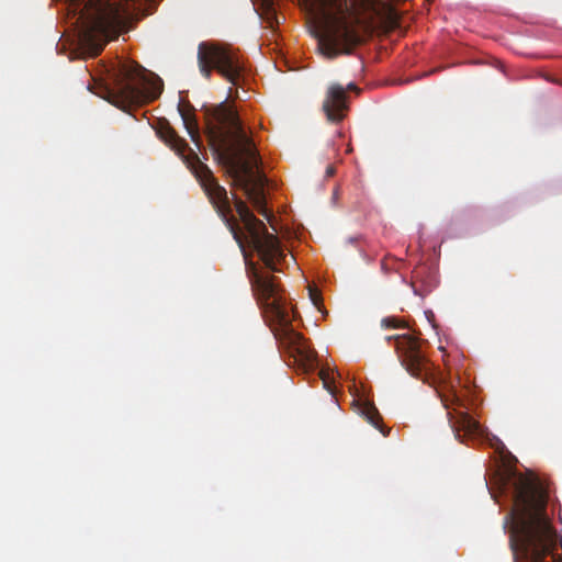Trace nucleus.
<instances>
[{
    "instance_id": "obj_7",
    "label": "nucleus",
    "mask_w": 562,
    "mask_h": 562,
    "mask_svg": "<svg viewBox=\"0 0 562 562\" xmlns=\"http://www.w3.org/2000/svg\"><path fill=\"white\" fill-rule=\"evenodd\" d=\"M198 61L200 71L205 78L210 79L212 71L215 70L234 86L239 85L244 64L233 48L215 43H201L198 49Z\"/></svg>"
},
{
    "instance_id": "obj_16",
    "label": "nucleus",
    "mask_w": 562,
    "mask_h": 562,
    "mask_svg": "<svg viewBox=\"0 0 562 562\" xmlns=\"http://www.w3.org/2000/svg\"><path fill=\"white\" fill-rule=\"evenodd\" d=\"M381 326L386 329L402 328V327H405V324L403 321L398 319L397 317L389 316L381 321Z\"/></svg>"
},
{
    "instance_id": "obj_1",
    "label": "nucleus",
    "mask_w": 562,
    "mask_h": 562,
    "mask_svg": "<svg viewBox=\"0 0 562 562\" xmlns=\"http://www.w3.org/2000/svg\"><path fill=\"white\" fill-rule=\"evenodd\" d=\"M156 133L167 146L183 159L194 173L210 202L238 244L243 251L254 296L280 347L286 350L304 369H313L316 364V352L305 338L293 329L294 313L286 302L284 290L278 283L276 277L263 273L258 269L251 260V255L246 250V247H249L257 252L268 269L279 271L277 266L286 256L281 241L276 235L268 232L265 223L251 213L241 199L235 198V209L244 224L246 231L244 233L233 215L226 189L217 182L212 170L200 160L199 156L167 121L159 122Z\"/></svg>"
},
{
    "instance_id": "obj_17",
    "label": "nucleus",
    "mask_w": 562,
    "mask_h": 562,
    "mask_svg": "<svg viewBox=\"0 0 562 562\" xmlns=\"http://www.w3.org/2000/svg\"><path fill=\"white\" fill-rule=\"evenodd\" d=\"M335 173V168L333 166H328L326 169V176L331 177Z\"/></svg>"
},
{
    "instance_id": "obj_18",
    "label": "nucleus",
    "mask_w": 562,
    "mask_h": 562,
    "mask_svg": "<svg viewBox=\"0 0 562 562\" xmlns=\"http://www.w3.org/2000/svg\"><path fill=\"white\" fill-rule=\"evenodd\" d=\"M347 89H349V90H357L358 88H357V86L355 83H349Z\"/></svg>"
},
{
    "instance_id": "obj_13",
    "label": "nucleus",
    "mask_w": 562,
    "mask_h": 562,
    "mask_svg": "<svg viewBox=\"0 0 562 562\" xmlns=\"http://www.w3.org/2000/svg\"><path fill=\"white\" fill-rule=\"evenodd\" d=\"M360 414L366 418V420L371 424L374 428L379 429L383 436H387L390 429L385 428L382 425V417L378 412L376 407L370 403H363L360 406Z\"/></svg>"
},
{
    "instance_id": "obj_15",
    "label": "nucleus",
    "mask_w": 562,
    "mask_h": 562,
    "mask_svg": "<svg viewBox=\"0 0 562 562\" xmlns=\"http://www.w3.org/2000/svg\"><path fill=\"white\" fill-rule=\"evenodd\" d=\"M319 378L323 382L324 387L330 393H335V385H334V378L330 376L328 371H325L324 369L319 372Z\"/></svg>"
},
{
    "instance_id": "obj_9",
    "label": "nucleus",
    "mask_w": 562,
    "mask_h": 562,
    "mask_svg": "<svg viewBox=\"0 0 562 562\" xmlns=\"http://www.w3.org/2000/svg\"><path fill=\"white\" fill-rule=\"evenodd\" d=\"M441 402L447 409L449 424L456 438L463 440V438L479 437L482 435L483 430L481 425L469 415L463 402L454 393L443 395Z\"/></svg>"
},
{
    "instance_id": "obj_12",
    "label": "nucleus",
    "mask_w": 562,
    "mask_h": 562,
    "mask_svg": "<svg viewBox=\"0 0 562 562\" xmlns=\"http://www.w3.org/2000/svg\"><path fill=\"white\" fill-rule=\"evenodd\" d=\"M179 112L184 125V128L187 130V133L191 137L192 142L200 148L201 145V135L199 131V124L198 120L194 115V113L191 112V110H186L181 106H179Z\"/></svg>"
},
{
    "instance_id": "obj_14",
    "label": "nucleus",
    "mask_w": 562,
    "mask_h": 562,
    "mask_svg": "<svg viewBox=\"0 0 562 562\" xmlns=\"http://www.w3.org/2000/svg\"><path fill=\"white\" fill-rule=\"evenodd\" d=\"M265 5V19L270 29H274L280 24L279 16L277 14V11L273 7L272 0H263Z\"/></svg>"
},
{
    "instance_id": "obj_2",
    "label": "nucleus",
    "mask_w": 562,
    "mask_h": 562,
    "mask_svg": "<svg viewBox=\"0 0 562 562\" xmlns=\"http://www.w3.org/2000/svg\"><path fill=\"white\" fill-rule=\"evenodd\" d=\"M206 137L214 153L231 167L235 186L254 207L269 220L266 210V177L257 171L259 154L234 104L227 100L203 105Z\"/></svg>"
},
{
    "instance_id": "obj_10",
    "label": "nucleus",
    "mask_w": 562,
    "mask_h": 562,
    "mask_svg": "<svg viewBox=\"0 0 562 562\" xmlns=\"http://www.w3.org/2000/svg\"><path fill=\"white\" fill-rule=\"evenodd\" d=\"M346 89L339 83H333L328 87L323 102V110L329 122L339 123L346 116L348 111Z\"/></svg>"
},
{
    "instance_id": "obj_4",
    "label": "nucleus",
    "mask_w": 562,
    "mask_h": 562,
    "mask_svg": "<svg viewBox=\"0 0 562 562\" xmlns=\"http://www.w3.org/2000/svg\"><path fill=\"white\" fill-rule=\"evenodd\" d=\"M136 1L68 0L72 10L79 13L85 40L93 46V55H99L109 41L119 36Z\"/></svg>"
},
{
    "instance_id": "obj_3",
    "label": "nucleus",
    "mask_w": 562,
    "mask_h": 562,
    "mask_svg": "<svg viewBox=\"0 0 562 562\" xmlns=\"http://www.w3.org/2000/svg\"><path fill=\"white\" fill-rule=\"evenodd\" d=\"M509 547L514 562H562L554 553L557 531L547 514V493L527 475L513 481Z\"/></svg>"
},
{
    "instance_id": "obj_5",
    "label": "nucleus",
    "mask_w": 562,
    "mask_h": 562,
    "mask_svg": "<svg viewBox=\"0 0 562 562\" xmlns=\"http://www.w3.org/2000/svg\"><path fill=\"white\" fill-rule=\"evenodd\" d=\"M339 0H300L302 9L322 29L316 31L319 53L328 59L340 55H351L356 47L362 43L358 22H352L345 16H333L330 10Z\"/></svg>"
},
{
    "instance_id": "obj_8",
    "label": "nucleus",
    "mask_w": 562,
    "mask_h": 562,
    "mask_svg": "<svg viewBox=\"0 0 562 562\" xmlns=\"http://www.w3.org/2000/svg\"><path fill=\"white\" fill-rule=\"evenodd\" d=\"M385 339L394 341L398 360L409 374L422 380L427 379L431 364L423 350L422 339L411 334L386 336Z\"/></svg>"
},
{
    "instance_id": "obj_11",
    "label": "nucleus",
    "mask_w": 562,
    "mask_h": 562,
    "mask_svg": "<svg viewBox=\"0 0 562 562\" xmlns=\"http://www.w3.org/2000/svg\"><path fill=\"white\" fill-rule=\"evenodd\" d=\"M359 9L366 13L380 19H384L390 23L395 22L396 12L381 0H355Z\"/></svg>"
},
{
    "instance_id": "obj_6",
    "label": "nucleus",
    "mask_w": 562,
    "mask_h": 562,
    "mask_svg": "<svg viewBox=\"0 0 562 562\" xmlns=\"http://www.w3.org/2000/svg\"><path fill=\"white\" fill-rule=\"evenodd\" d=\"M111 86L103 98L123 111L155 100L161 89L148 78L147 71L134 61H122L110 70Z\"/></svg>"
}]
</instances>
